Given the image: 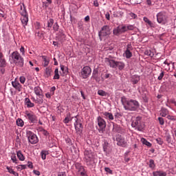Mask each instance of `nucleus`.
<instances>
[{
	"instance_id": "nucleus-1",
	"label": "nucleus",
	"mask_w": 176,
	"mask_h": 176,
	"mask_svg": "<svg viewBox=\"0 0 176 176\" xmlns=\"http://www.w3.org/2000/svg\"><path fill=\"white\" fill-rule=\"evenodd\" d=\"M121 102L126 111H136L140 107V102L135 100L122 97Z\"/></svg>"
},
{
	"instance_id": "nucleus-2",
	"label": "nucleus",
	"mask_w": 176,
	"mask_h": 176,
	"mask_svg": "<svg viewBox=\"0 0 176 176\" xmlns=\"http://www.w3.org/2000/svg\"><path fill=\"white\" fill-rule=\"evenodd\" d=\"M84 160L87 166L91 167L96 164V156L91 151H85L84 152Z\"/></svg>"
},
{
	"instance_id": "nucleus-3",
	"label": "nucleus",
	"mask_w": 176,
	"mask_h": 176,
	"mask_svg": "<svg viewBox=\"0 0 176 176\" xmlns=\"http://www.w3.org/2000/svg\"><path fill=\"white\" fill-rule=\"evenodd\" d=\"M12 60L17 67H22L24 66V58L18 52H14L11 54Z\"/></svg>"
},
{
	"instance_id": "nucleus-4",
	"label": "nucleus",
	"mask_w": 176,
	"mask_h": 176,
	"mask_svg": "<svg viewBox=\"0 0 176 176\" xmlns=\"http://www.w3.org/2000/svg\"><path fill=\"white\" fill-rule=\"evenodd\" d=\"M157 21L159 24H167L168 23V16L166 12H160L156 15Z\"/></svg>"
},
{
	"instance_id": "nucleus-5",
	"label": "nucleus",
	"mask_w": 176,
	"mask_h": 176,
	"mask_svg": "<svg viewBox=\"0 0 176 176\" xmlns=\"http://www.w3.org/2000/svg\"><path fill=\"white\" fill-rule=\"evenodd\" d=\"M131 126L135 129V130H138V131H142V130H144V124H142L141 121V117H136L133 120Z\"/></svg>"
},
{
	"instance_id": "nucleus-6",
	"label": "nucleus",
	"mask_w": 176,
	"mask_h": 176,
	"mask_svg": "<svg viewBox=\"0 0 176 176\" xmlns=\"http://www.w3.org/2000/svg\"><path fill=\"white\" fill-rule=\"evenodd\" d=\"M26 135H27L28 140L29 142H30V144H37V142L39 141L38 140V137L36 136V135H35L31 131H28L26 132Z\"/></svg>"
},
{
	"instance_id": "nucleus-7",
	"label": "nucleus",
	"mask_w": 176,
	"mask_h": 176,
	"mask_svg": "<svg viewBox=\"0 0 176 176\" xmlns=\"http://www.w3.org/2000/svg\"><path fill=\"white\" fill-rule=\"evenodd\" d=\"M98 125L99 127V133H104L105 131V127H107V122L101 116L97 118Z\"/></svg>"
},
{
	"instance_id": "nucleus-8",
	"label": "nucleus",
	"mask_w": 176,
	"mask_h": 176,
	"mask_svg": "<svg viewBox=\"0 0 176 176\" xmlns=\"http://www.w3.org/2000/svg\"><path fill=\"white\" fill-rule=\"evenodd\" d=\"M117 145L122 148H127V140L121 135H116Z\"/></svg>"
},
{
	"instance_id": "nucleus-9",
	"label": "nucleus",
	"mask_w": 176,
	"mask_h": 176,
	"mask_svg": "<svg viewBox=\"0 0 176 176\" xmlns=\"http://www.w3.org/2000/svg\"><path fill=\"white\" fill-rule=\"evenodd\" d=\"M111 35V28L109 25H104L102 28L100 32H99V36L100 41L102 39L101 38L102 36H108Z\"/></svg>"
},
{
	"instance_id": "nucleus-10",
	"label": "nucleus",
	"mask_w": 176,
	"mask_h": 176,
	"mask_svg": "<svg viewBox=\"0 0 176 176\" xmlns=\"http://www.w3.org/2000/svg\"><path fill=\"white\" fill-rule=\"evenodd\" d=\"M25 115L30 123H36L38 122V118L32 111H25Z\"/></svg>"
},
{
	"instance_id": "nucleus-11",
	"label": "nucleus",
	"mask_w": 176,
	"mask_h": 176,
	"mask_svg": "<svg viewBox=\"0 0 176 176\" xmlns=\"http://www.w3.org/2000/svg\"><path fill=\"white\" fill-rule=\"evenodd\" d=\"M91 74V68L89 66H85L81 69V78L82 79H87L88 76Z\"/></svg>"
},
{
	"instance_id": "nucleus-12",
	"label": "nucleus",
	"mask_w": 176,
	"mask_h": 176,
	"mask_svg": "<svg viewBox=\"0 0 176 176\" xmlns=\"http://www.w3.org/2000/svg\"><path fill=\"white\" fill-rule=\"evenodd\" d=\"M127 32L126 25L118 26L113 31V34L116 35L117 36L120 35V34H123V32Z\"/></svg>"
},
{
	"instance_id": "nucleus-13",
	"label": "nucleus",
	"mask_w": 176,
	"mask_h": 176,
	"mask_svg": "<svg viewBox=\"0 0 176 176\" xmlns=\"http://www.w3.org/2000/svg\"><path fill=\"white\" fill-rule=\"evenodd\" d=\"M75 167L78 173H79L81 176H87V175L86 174V170H85V168L83 167V166H82V164L79 163H76Z\"/></svg>"
},
{
	"instance_id": "nucleus-14",
	"label": "nucleus",
	"mask_w": 176,
	"mask_h": 176,
	"mask_svg": "<svg viewBox=\"0 0 176 176\" xmlns=\"http://www.w3.org/2000/svg\"><path fill=\"white\" fill-rule=\"evenodd\" d=\"M74 127L76 131H82V122L80 121V119H78V116L74 117Z\"/></svg>"
},
{
	"instance_id": "nucleus-15",
	"label": "nucleus",
	"mask_w": 176,
	"mask_h": 176,
	"mask_svg": "<svg viewBox=\"0 0 176 176\" xmlns=\"http://www.w3.org/2000/svg\"><path fill=\"white\" fill-rule=\"evenodd\" d=\"M19 13L21 16H27L28 12H27V8H25V5L24 3L21 4Z\"/></svg>"
},
{
	"instance_id": "nucleus-16",
	"label": "nucleus",
	"mask_w": 176,
	"mask_h": 176,
	"mask_svg": "<svg viewBox=\"0 0 176 176\" xmlns=\"http://www.w3.org/2000/svg\"><path fill=\"white\" fill-rule=\"evenodd\" d=\"M12 86L14 87L16 90H18V91H21V89H23L20 82L16 81V80L14 81H12Z\"/></svg>"
},
{
	"instance_id": "nucleus-17",
	"label": "nucleus",
	"mask_w": 176,
	"mask_h": 176,
	"mask_svg": "<svg viewBox=\"0 0 176 176\" xmlns=\"http://www.w3.org/2000/svg\"><path fill=\"white\" fill-rule=\"evenodd\" d=\"M103 116H104V119H107V120H113V119H114L113 114H112V113H109L108 111L104 112Z\"/></svg>"
},
{
	"instance_id": "nucleus-18",
	"label": "nucleus",
	"mask_w": 176,
	"mask_h": 176,
	"mask_svg": "<svg viewBox=\"0 0 176 176\" xmlns=\"http://www.w3.org/2000/svg\"><path fill=\"white\" fill-rule=\"evenodd\" d=\"M25 105H26L28 108H34V107H35V104L32 102L28 98H25Z\"/></svg>"
},
{
	"instance_id": "nucleus-19",
	"label": "nucleus",
	"mask_w": 176,
	"mask_h": 176,
	"mask_svg": "<svg viewBox=\"0 0 176 176\" xmlns=\"http://www.w3.org/2000/svg\"><path fill=\"white\" fill-rule=\"evenodd\" d=\"M21 23L23 27H25L27 24H28V15H23L21 18Z\"/></svg>"
},
{
	"instance_id": "nucleus-20",
	"label": "nucleus",
	"mask_w": 176,
	"mask_h": 176,
	"mask_svg": "<svg viewBox=\"0 0 176 176\" xmlns=\"http://www.w3.org/2000/svg\"><path fill=\"white\" fill-rule=\"evenodd\" d=\"M75 119V117H71V113H67L66 115V117L63 120V122L65 123V124L69 123L72 119Z\"/></svg>"
},
{
	"instance_id": "nucleus-21",
	"label": "nucleus",
	"mask_w": 176,
	"mask_h": 176,
	"mask_svg": "<svg viewBox=\"0 0 176 176\" xmlns=\"http://www.w3.org/2000/svg\"><path fill=\"white\" fill-rule=\"evenodd\" d=\"M16 156L20 162H24L25 160V157L23 155L21 151H16Z\"/></svg>"
},
{
	"instance_id": "nucleus-22",
	"label": "nucleus",
	"mask_w": 176,
	"mask_h": 176,
	"mask_svg": "<svg viewBox=\"0 0 176 176\" xmlns=\"http://www.w3.org/2000/svg\"><path fill=\"white\" fill-rule=\"evenodd\" d=\"M153 176H167V173L166 172L162 170H157L153 172Z\"/></svg>"
},
{
	"instance_id": "nucleus-23",
	"label": "nucleus",
	"mask_w": 176,
	"mask_h": 176,
	"mask_svg": "<svg viewBox=\"0 0 176 176\" xmlns=\"http://www.w3.org/2000/svg\"><path fill=\"white\" fill-rule=\"evenodd\" d=\"M52 72H53V70L50 67L45 68L44 76L45 78H50L52 75Z\"/></svg>"
},
{
	"instance_id": "nucleus-24",
	"label": "nucleus",
	"mask_w": 176,
	"mask_h": 176,
	"mask_svg": "<svg viewBox=\"0 0 176 176\" xmlns=\"http://www.w3.org/2000/svg\"><path fill=\"white\" fill-rule=\"evenodd\" d=\"M34 92L36 96H38V97H41V96H42V89L39 87H34Z\"/></svg>"
},
{
	"instance_id": "nucleus-25",
	"label": "nucleus",
	"mask_w": 176,
	"mask_h": 176,
	"mask_svg": "<svg viewBox=\"0 0 176 176\" xmlns=\"http://www.w3.org/2000/svg\"><path fill=\"white\" fill-rule=\"evenodd\" d=\"M42 58L43 61V67H47V65H49V63H50L49 58H47V56H43Z\"/></svg>"
},
{
	"instance_id": "nucleus-26",
	"label": "nucleus",
	"mask_w": 176,
	"mask_h": 176,
	"mask_svg": "<svg viewBox=\"0 0 176 176\" xmlns=\"http://www.w3.org/2000/svg\"><path fill=\"white\" fill-rule=\"evenodd\" d=\"M140 79L141 78H140V76L135 75V76H133L131 80L133 85H137V83L140 82Z\"/></svg>"
},
{
	"instance_id": "nucleus-27",
	"label": "nucleus",
	"mask_w": 176,
	"mask_h": 176,
	"mask_svg": "<svg viewBox=\"0 0 176 176\" xmlns=\"http://www.w3.org/2000/svg\"><path fill=\"white\" fill-rule=\"evenodd\" d=\"M53 24H54V20L53 19H50L47 21V30L50 31L52 30V27H53Z\"/></svg>"
},
{
	"instance_id": "nucleus-28",
	"label": "nucleus",
	"mask_w": 176,
	"mask_h": 176,
	"mask_svg": "<svg viewBox=\"0 0 176 176\" xmlns=\"http://www.w3.org/2000/svg\"><path fill=\"white\" fill-rule=\"evenodd\" d=\"M6 169L8 170V173H10V174H12V175H14V176H19V173L14 171V170H13L12 168L7 166Z\"/></svg>"
},
{
	"instance_id": "nucleus-29",
	"label": "nucleus",
	"mask_w": 176,
	"mask_h": 176,
	"mask_svg": "<svg viewBox=\"0 0 176 176\" xmlns=\"http://www.w3.org/2000/svg\"><path fill=\"white\" fill-rule=\"evenodd\" d=\"M123 56L124 57H126V58H131V57H133V53H131V51L125 50Z\"/></svg>"
},
{
	"instance_id": "nucleus-30",
	"label": "nucleus",
	"mask_w": 176,
	"mask_h": 176,
	"mask_svg": "<svg viewBox=\"0 0 176 176\" xmlns=\"http://www.w3.org/2000/svg\"><path fill=\"white\" fill-rule=\"evenodd\" d=\"M11 160L12 163H14L15 164H19V160H17V157H16V154L14 153H12L11 155Z\"/></svg>"
},
{
	"instance_id": "nucleus-31",
	"label": "nucleus",
	"mask_w": 176,
	"mask_h": 176,
	"mask_svg": "<svg viewBox=\"0 0 176 176\" xmlns=\"http://www.w3.org/2000/svg\"><path fill=\"white\" fill-rule=\"evenodd\" d=\"M160 115L162 118H166L168 115V110L167 109H162Z\"/></svg>"
},
{
	"instance_id": "nucleus-32",
	"label": "nucleus",
	"mask_w": 176,
	"mask_h": 176,
	"mask_svg": "<svg viewBox=\"0 0 176 176\" xmlns=\"http://www.w3.org/2000/svg\"><path fill=\"white\" fill-rule=\"evenodd\" d=\"M107 63L111 68H116V61L113 60H108Z\"/></svg>"
},
{
	"instance_id": "nucleus-33",
	"label": "nucleus",
	"mask_w": 176,
	"mask_h": 176,
	"mask_svg": "<svg viewBox=\"0 0 176 176\" xmlns=\"http://www.w3.org/2000/svg\"><path fill=\"white\" fill-rule=\"evenodd\" d=\"M16 123L19 127H23L24 126V121L21 118H18Z\"/></svg>"
},
{
	"instance_id": "nucleus-34",
	"label": "nucleus",
	"mask_w": 176,
	"mask_h": 176,
	"mask_svg": "<svg viewBox=\"0 0 176 176\" xmlns=\"http://www.w3.org/2000/svg\"><path fill=\"white\" fill-rule=\"evenodd\" d=\"M142 144H144V145H146V146H148L149 148H151V146H152V144H151V142H148V140H146V139L142 138L141 140Z\"/></svg>"
},
{
	"instance_id": "nucleus-35",
	"label": "nucleus",
	"mask_w": 176,
	"mask_h": 176,
	"mask_svg": "<svg viewBox=\"0 0 176 176\" xmlns=\"http://www.w3.org/2000/svg\"><path fill=\"white\" fill-rule=\"evenodd\" d=\"M118 67V69L122 71L124 68V63L122 62H116V68Z\"/></svg>"
},
{
	"instance_id": "nucleus-36",
	"label": "nucleus",
	"mask_w": 176,
	"mask_h": 176,
	"mask_svg": "<svg viewBox=\"0 0 176 176\" xmlns=\"http://www.w3.org/2000/svg\"><path fill=\"white\" fill-rule=\"evenodd\" d=\"M148 166L150 168H151L152 170H155V168L156 167V165L155 164V161L153 160H150Z\"/></svg>"
},
{
	"instance_id": "nucleus-37",
	"label": "nucleus",
	"mask_w": 176,
	"mask_h": 176,
	"mask_svg": "<svg viewBox=\"0 0 176 176\" xmlns=\"http://www.w3.org/2000/svg\"><path fill=\"white\" fill-rule=\"evenodd\" d=\"M143 20L144 23H146L148 25H150V27H153V23H152V21H151V20H149V19H148V17L144 16L143 18Z\"/></svg>"
},
{
	"instance_id": "nucleus-38",
	"label": "nucleus",
	"mask_w": 176,
	"mask_h": 176,
	"mask_svg": "<svg viewBox=\"0 0 176 176\" xmlns=\"http://www.w3.org/2000/svg\"><path fill=\"white\" fill-rule=\"evenodd\" d=\"M109 149V144L107 142H104L103 144V151L104 152H108Z\"/></svg>"
},
{
	"instance_id": "nucleus-39",
	"label": "nucleus",
	"mask_w": 176,
	"mask_h": 176,
	"mask_svg": "<svg viewBox=\"0 0 176 176\" xmlns=\"http://www.w3.org/2000/svg\"><path fill=\"white\" fill-rule=\"evenodd\" d=\"M41 158L43 159V160H45L46 156H47V155H49V152H47L46 151H41Z\"/></svg>"
},
{
	"instance_id": "nucleus-40",
	"label": "nucleus",
	"mask_w": 176,
	"mask_h": 176,
	"mask_svg": "<svg viewBox=\"0 0 176 176\" xmlns=\"http://www.w3.org/2000/svg\"><path fill=\"white\" fill-rule=\"evenodd\" d=\"M60 69L63 74H68V67L63 65H60Z\"/></svg>"
},
{
	"instance_id": "nucleus-41",
	"label": "nucleus",
	"mask_w": 176,
	"mask_h": 176,
	"mask_svg": "<svg viewBox=\"0 0 176 176\" xmlns=\"http://www.w3.org/2000/svg\"><path fill=\"white\" fill-rule=\"evenodd\" d=\"M98 96H101L102 97H105V96H107V92H105L102 89H100L98 91Z\"/></svg>"
},
{
	"instance_id": "nucleus-42",
	"label": "nucleus",
	"mask_w": 176,
	"mask_h": 176,
	"mask_svg": "<svg viewBox=\"0 0 176 176\" xmlns=\"http://www.w3.org/2000/svg\"><path fill=\"white\" fill-rule=\"evenodd\" d=\"M54 79H60V74H58V69H56L54 71Z\"/></svg>"
},
{
	"instance_id": "nucleus-43",
	"label": "nucleus",
	"mask_w": 176,
	"mask_h": 176,
	"mask_svg": "<svg viewBox=\"0 0 176 176\" xmlns=\"http://www.w3.org/2000/svg\"><path fill=\"white\" fill-rule=\"evenodd\" d=\"M104 171L106 172L107 174H113V170H112L110 168L108 167L104 168Z\"/></svg>"
},
{
	"instance_id": "nucleus-44",
	"label": "nucleus",
	"mask_w": 176,
	"mask_h": 176,
	"mask_svg": "<svg viewBox=\"0 0 176 176\" xmlns=\"http://www.w3.org/2000/svg\"><path fill=\"white\" fill-rule=\"evenodd\" d=\"M0 67H6V60H5V58L0 59Z\"/></svg>"
},
{
	"instance_id": "nucleus-45",
	"label": "nucleus",
	"mask_w": 176,
	"mask_h": 176,
	"mask_svg": "<svg viewBox=\"0 0 176 176\" xmlns=\"http://www.w3.org/2000/svg\"><path fill=\"white\" fill-rule=\"evenodd\" d=\"M16 168L17 170H25V168H27V165H18Z\"/></svg>"
},
{
	"instance_id": "nucleus-46",
	"label": "nucleus",
	"mask_w": 176,
	"mask_h": 176,
	"mask_svg": "<svg viewBox=\"0 0 176 176\" xmlns=\"http://www.w3.org/2000/svg\"><path fill=\"white\" fill-rule=\"evenodd\" d=\"M65 142L70 146V145H72V140L69 138H65Z\"/></svg>"
},
{
	"instance_id": "nucleus-47",
	"label": "nucleus",
	"mask_w": 176,
	"mask_h": 176,
	"mask_svg": "<svg viewBox=\"0 0 176 176\" xmlns=\"http://www.w3.org/2000/svg\"><path fill=\"white\" fill-rule=\"evenodd\" d=\"M166 140L167 141V142H168V144H170V142H171V136L169 134H166L165 136Z\"/></svg>"
},
{
	"instance_id": "nucleus-48",
	"label": "nucleus",
	"mask_w": 176,
	"mask_h": 176,
	"mask_svg": "<svg viewBox=\"0 0 176 176\" xmlns=\"http://www.w3.org/2000/svg\"><path fill=\"white\" fill-rule=\"evenodd\" d=\"M58 28H59L58 23L56 22L53 25V30L54 31H58Z\"/></svg>"
},
{
	"instance_id": "nucleus-49",
	"label": "nucleus",
	"mask_w": 176,
	"mask_h": 176,
	"mask_svg": "<svg viewBox=\"0 0 176 176\" xmlns=\"http://www.w3.org/2000/svg\"><path fill=\"white\" fill-rule=\"evenodd\" d=\"M164 76V72H163V70H161V73L160 74V76H158V80H162V79H163Z\"/></svg>"
},
{
	"instance_id": "nucleus-50",
	"label": "nucleus",
	"mask_w": 176,
	"mask_h": 176,
	"mask_svg": "<svg viewBox=\"0 0 176 176\" xmlns=\"http://www.w3.org/2000/svg\"><path fill=\"white\" fill-rule=\"evenodd\" d=\"M133 30H134V25H126V31H133Z\"/></svg>"
},
{
	"instance_id": "nucleus-51",
	"label": "nucleus",
	"mask_w": 176,
	"mask_h": 176,
	"mask_svg": "<svg viewBox=\"0 0 176 176\" xmlns=\"http://www.w3.org/2000/svg\"><path fill=\"white\" fill-rule=\"evenodd\" d=\"M159 123L161 124V126H163L164 124V119L162 117L158 118Z\"/></svg>"
},
{
	"instance_id": "nucleus-52",
	"label": "nucleus",
	"mask_w": 176,
	"mask_h": 176,
	"mask_svg": "<svg viewBox=\"0 0 176 176\" xmlns=\"http://www.w3.org/2000/svg\"><path fill=\"white\" fill-rule=\"evenodd\" d=\"M157 144H159V145H163V140L162 138H158L156 139Z\"/></svg>"
},
{
	"instance_id": "nucleus-53",
	"label": "nucleus",
	"mask_w": 176,
	"mask_h": 176,
	"mask_svg": "<svg viewBox=\"0 0 176 176\" xmlns=\"http://www.w3.org/2000/svg\"><path fill=\"white\" fill-rule=\"evenodd\" d=\"M52 96H54L53 93H51V92H47V94H45V97L47 98H52Z\"/></svg>"
},
{
	"instance_id": "nucleus-54",
	"label": "nucleus",
	"mask_w": 176,
	"mask_h": 176,
	"mask_svg": "<svg viewBox=\"0 0 176 176\" xmlns=\"http://www.w3.org/2000/svg\"><path fill=\"white\" fill-rule=\"evenodd\" d=\"M19 79H20L21 83H22V84L25 83V77H24V76H21Z\"/></svg>"
},
{
	"instance_id": "nucleus-55",
	"label": "nucleus",
	"mask_w": 176,
	"mask_h": 176,
	"mask_svg": "<svg viewBox=\"0 0 176 176\" xmlns=\"http://www.w3.org/2000/svg\"><path fill=\"white\" fill-rule=\"evenodd\" d=\"M43 99H36V104H38L39 105H41V104H43Z\"/></svg>"
},
{
	"instance_id": "nucleus-56",
	"label": "nucleus",
	"mask_w": 176,
	"mask_h": 176,
	"mask_svg": "<svg viewBox=\"0 0 176 176\" xmlns=\"http://www.w3.org/2000/svg\"><path fill=\"white\" fill-rule=\"evenodd\" d=\"M126 50H129V52H131V50H133V46H131V45L128 44L126 45Z\"/></svg>"
},
{
	"instance_id": "nucleus-57",
	"label": "nucleus",
	"mask_w": 176,
	"mask_h": 176,
	"mask_svg": "<svg viewBox=\"0 0 176 176\" xmlns=\"http://www.w3.org/2000/svg\"><path fill=\"white\" fill-rule=\"evenodd\" d=\"M54 91H56V87H51L50 93H52V95L54 96Z\"/></svg>"
},
{
	"instance_id": "nucleus-58",
	"label": "nucleus",
	"mask_w": 176,
	"mask_h": 176,
	"mask_svg": "<svg viewBox=\"0 0 176 176\" xmlns=\"http://www.w3.org/2000/svg\"><path fill=\"white\" fill-rule=\"evenodd\" d=\"M94 6H96V8H98V6H100V4L98 3V0L94 1Z\"/></svg>"
},
{
	"instance_id": "nucleus-59",
	"label": "nucleus",
	"mask_w": 176,
	"mask_h": 176,
	"mask_svg": "<svg viewBox=\"0 0 176 176\" xmlns=\"http://www.w3.org/2000/svg\"><path fill=\"white\" fill-rule=\"evenodd\" d=\"M58 176H67V173L65 172H58Z\"/></svg>"
},
{
	"instance_id": "nucleus-60",
	"label": "nucleus",
	"mask_w": 176,
	"mask_h": 176,
	"mask_svg": "<svg viewBox=\"0 0 176 176\" xmlns=\"http://www.w3.org/2000/svg\"><path fill=\"white\" fill-rule=\"evenodd\" d=\"M105 17L107 19V20H111V15L109 14V12H106L105 14Z\"/></svg>"
},
{
	"instance_id": "nucleus-61",
	"label": "nucleus",
	"mask_w": 176,
	"mask_h": 176,
	"mask_svg": "<svg viewBox=\"0 0 176 176\" xmlns=\"http://www.w3.org/2000/svg\"><path fill=\"white\" fill-rule=\"evenodd\" d=\"M167 119H168L169 120H175L174 116L170 115L167 116Z\"/></svg>"
},
{
	"instance_id": "nucleus-62",
	"label": "nucleus",
	"mask_w": 176,
	"mask_h": 176,
	"mask_svg": "<svg viewBox=\"0 0 176 176\" xmlns=\"http://www.w3.org/2000/svg\"><path fill=\"white\" fill-rule=\"evenodd\" d=\"M21 53H22V55L24 56L25 54V51L24 50V47H21L20 49Z\"/></svg>"
},
{
	"instance_id": "nucleus-63",
	"label": "nucleus",
	"mask_w": 176,
	"mask_h": 176,
	"mask_svg": "<svg viewBox=\"0 0 176 176\" xmlns=\"http://www.w3.org/2000/svg\"><path fill=\"white\" fill-rule=\"evenodd\" d=\"M33 173L35 175H41V172H39V170H34Z\"/></svg>"
},
{
	"instance_id": "nucleus-64",
	"label": "nucleus",
	"mask_w": 176,
	"mask_h": 176,
	"mask_svg": "<svg viewBox=\"0 0 176 176\" xmlns=\"http://www.w3.org/2000/svg\"><path fill=\"white\" fill-rule=\"evenodd\" d=\"M0 17H5V12L2 10H0Z\"/></svg>"
}]
</instances>
